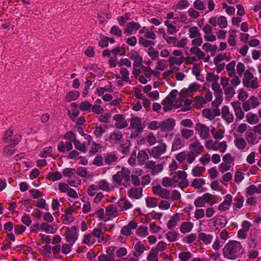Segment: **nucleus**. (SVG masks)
<instances>
[{
  "instance_id": "nucleus-48",
  "label": "nucleus",
  "mask_w": 261,
  "mask_h": 261,
  "mask_svg": "<svg viewBox=\"0 0 261 261\" xmlns=\"http://www.w3.org/2000/svg\"><path fill=\"white\" fill-rule=\"evenodd\" d=\"M246 118L247 122L251 124H256L259 121L257 116L252 113L247 114L246 115Z\"/></svg>"
},
{
  "instance_id": "nucleus-37",
  "label": "nucleus",
  "mask_w": 261,
  "mask_h": 261,
  "mask_svg": "<svg viewBox=\"0 0 261 261\" xmlns=\"http://www.w3.org/2000/svg\"><path fill=\"white\" fill-rule=\"evenodd\" d=\"M73 143L75 149L83 153L87 152V148L85 145L84 144L81 143L79 140L74 139L73 140Z\"/></svg>"
},
{
  "instance_id": "nucleus-39",
  "label": "nucleus",
  "mask_w": 261,
  "mask_h": 261,
  "mask_svg": "<svg viewBox=\"0 0 261 261\" xmlns=\"http://www.w3.org/2000/svg\"><path fill=\"white\" fill-rule=\"evenodd\" d=\"M234 144L236 147L240 150L244 149L247 145L245 139L243 138H237L234 140Z\"/></svg>"
},
{
  "instance_id": "nucleus-38",
  "label": "nucleus",
  "mask_w": 261,
  "mask_h": 261,
  "mask_svg": "<svg viewBox=\"0 0 261 261\" xmlns=\"http://www.w3.org/2000/svg\"><path fill=\"white\" fill-rule=\"evenodd\" d=\"M229 38L228 39V42L231 46H235L236 45V39L237 37L236 32L235 30H230L229 31Z\"/></svg>"
},
{
  "instance_id": "nucleus-45",
  "label": "nucleus",
  "mask_w": 261,
  "mask_h": 261,
  "mask_svg": "<svg viewBox=\"0 0 261 261\" xmlns=\"http://www.w3.org/2000/svg\"><path fill=\"white\" fill-rule=\"evenodd\" d=\"M205 184V180L203 178H196L193 179L191 186L195 189H200Z\"/></svg>"
},
{
  "instance_id": "nucleus-60",
  "label": "nucleus",
  "mask_w": 261,
  "mask_h": 261,
  "mask_svg": "<svg viewBox=\"0 0 261 261\" xmlns=\"http://www.w3.org/2000/svg\"><path fill=\"white\" fill-rule=\"evenodd\" d=\"M104 159L100 154H97L92 161V164L96 166L100 167L103 165Z\"/></svg>"
},
{
  "instance_id": "nucleus-23",
  "label": "nucleus",
  "mask_w": 261,
  "mask_h": 261,
  "mask_svg": "<svg viewBox=\"0 0 261 261\" xmlns=\"http://www.w3.org/2000/svg\"><path fill=\"white\" fill-rule=\"evenodd\" d=\"M106 215L109 219L115 218L119 215L117 207L114 204H110L106 208Z\"/></svg>"
},
{
  "instance_id": "nucleus-15",
  "label": "nucleus",
  "mask_w": 261,
  "mask_h": 261,
  "mask_svg": "<svg viewBox=\"0 0 261 261\" xmlns=\"http://www.w3.org/2000/svg\"><path fill=\"white\" fill-rule=\"evenodd\" d=\"M222 118L228 123L232 122L234 120V116L231 112L230 111L228 106H224L221 110Z\"/></svg>"
},
{
  "instance_id": "nucleus-29",
  "label": "nucleus",
  "mask_w": 261,
  "mask_h": 261,
  "mask_svg": "<svg viewBox=\"0 0 261 261\" xmlns=\"http://www.w3.org/2000/svg\"><path fill=\"white\" fill-rule=\"evenodd\" d=\"M80 96V92L78 91L72 90L68 93L65 96V100L66 102H70L77 99Z\"/></svg>"
},
{
  "instance_id": "nucleus-24",
  "label": "nucleus",
  "mask_w": 261,
  "mask_h": 261,
  "mask_svg": "<svg viewBox=\"0 0 261 261\" xmlns=\"http://www.w3.org/2000/svg\"><path fill=\"white\" fill-rule=\"evenodd\" d=\"M118 158L114 152L107 153L104 157V163L106 165L115 164L118 162Z\"/></svg>"
},
{
  "instance_id": "nucleus-14",
  "label": "nucleus",
  "mask_w": 261,
  "mask_h": 261,
  "mask_svg": "<svg viewBox=\"0 0 261 261\" xmlns=\"http://www.w3.org/2000/svg\"><path fill=\"white\" fill-rule=\"evenodd\" d=\"M113 120L115 121V127L118 129H123L126 127L128 123L122 114H116L113 117Z\"/></svg>"
},
{
  "instance_id": "nucleus-43",
  "label": "nucleus",
  "mask_w": 261,
  "mask_h": 261,
  "mask_svg": "<svg viewBox=\"0 0 261 261\" xmlns=\"http://www.w3.org/2000/svg\"><path fill=\"white\" fill-rule=\"evenodd\" d=\"M120 73L121 75L122 80L127 83L130 82L129 77V71L125 67H122L120 69Z\"/></svg>"
},
{
  "instance_id": "nucleus-9",
  "label": "nucleus",
  "mask_w": 261,
  "mask_h": 261,
  "mask_svg": "<svg viewBox=\"0 0 261 261\" xmlns=\"http://www.w3.org/2000/svg\"><path fill=\"white\" fill-rule=\"evenodd\" d=\"M195 130L198 132L200 138L206 140L210 137V128L208 126L201 123H198L195 125Z\"/></svg>"
},
{
  "instance_id": "nucleus-41",
  "label": "nucleus",
  "mask_w": 261,
  "mask_h": 261,
  "mask_svg": "<svg viewBox=\"0 0 261 261\" xmlns=\"http://www.w3.org/2000/svg\"><path fill=\"white\" fill-rule=\"evenodd\" d=\"M189 37L191 39L196 38L201 36L198 28L197 27H191L189 29Z\"/></svg>"
},
{
  "instance_id": "nucleus-55",
  "label": "nucleus",
  "mask_w": 261,
  "mask_h": 261,
  "mask_svg": "<svg viewBox=\"0 0 261 261\" xmlns=\"http://www.w3.org/2000/svg\"><path fill=\"white\" fill-rule=\"evenodd\" d=\"M100 147L101 146L99 144L93 142L92 143V147L89 151L90 156H93L97 153Z\"/></svg>"
},
{
  "instance_id": "nucleus-32",
  "label": "nucleus",
  "mask_w": 261,
  "mask_h": 261,
  "mask_svg": "<svg viewBox=\"0 0 261 261\" xmlns=\"http://www.w3.org/2000/svg\"><path fill=\"white\" fill-rule=\"evenodd\" d=\"M62 178V175L59 171L50 172L47 175V178L51 181L60 180Z\"/></svg>"
},
{
  "instance_id": "nucleus-7",
  "label": "nucleus",
  "mask_w": 261,
  "mask_h": 261,
  "mask_svg": "<svg viewBox=\"0 0 261 261\" xmlns=\"http://www.w3.org/2000/svg\"><path fill=\"white\" fill-rule=\"evenodd\" d=\"M178 94L176 90H173L170 94L162 101V104L163 105V110L165 112L169 111L174 107L173 105V101Z\"/></svg>"
},
{
  "instance_id": "nucleus-17",
  "label": "nucleus",
  "mask_w": 261,
  "mask_h": 261,
  "mask_svg": "<svg viewBox=\"0 0 261 261\" xmlns=\"http://www.w3.org/2000/svg\"><path fill=\"white\" fill-rule=\"evenodd\" d=\"M175 125V121L171 118H168L161 122V130L163 132L171 131L174 128Z\"/></svg>"
},
{
  "instance_id": "nucleus-5",
  "label": "nucleus",
  "mask_w": 261,
  "mask_h": 261,
  "mask_svg": "<svg viewBox=\"0 0 261 261\" xmlns=\"http://www.w3.org/2000/svg\"><path fill=\"white\" fill-rule=\"evenodd\" d=\"M243 84L244 87L255 89L258 87L257 77H254L253 74L248 70L245 72L244 77L243 79Z\"/></svg>"
},
{
  "instance_id": "nucleus-42",
  "label": "nucleus",
  "mask_w": 261,
  "mask_h": 261,
  "mask_svg": "<svg viewBox=\"0 0 261 261\" xmlns=\"http://www.w3.org/2000/svg\"><path fill=\"white\" fill-rule=\"evenodd\" d=\"M182 146L183 144L181 139L178 137L175 138L172 145V150H177L180 149Z\"/></svg>"
},
{
  "instance_id": "nucleus-54",
  "label": "nucleus",
  "mask_w": 261,
  "mask_h": 261,
  "mask_svg": "<svg viewBox=\"0 0 261 261\" xmlns=\"http://www.w3.org/2000/svg\"><path fill=\"white\" fill-rule=\"evenodd\" d=\"M204 171V167L196 166L193 168L192 173L194 176H200L202 175Z\"/></svg>"
},
{
  "instance_id": "nucleus-12",
  "label": "nucleus",
  "mask_w": 261,
  "mask_h": 261,
  "mask_svg": "<svg viewBox=\"0 0 261 261\" xmlns=\"http://www.w3.org/2000/svg\"><path fill=\"white\" fill-rule=\"evenodd\" d=\"M153 193L157 195L162 198L168 199L170 198V190L163 188L160 185L152 188Z\"/></svg>"
},
{
  "instance_id": "nucleus-59",
  "label": "nucleus",
  "mask_w": 261,
  "mask_h": 261,
  "mask_svg": "<svg viewBox=\"0 0 261 261\" xmlns=\"http://www.w3.org/2000/svg\"><path fill=\"white\" fill-rule=\"evenodd\" d=\"M158 251L156 249H151L149 254L147 256L148 261H159L158 258Z\"/></svg>"
},
{
  "instance_id": "nucleus-52",
  "label": "nucleus",
  "mask_w": 261,
  "mask_h": 261,
  "mask_svg": "<svg viewBox=\"0 0 261 261\" xmlns=\"http://www.w3.org/2000/svg\"><path fill=\"white\" fill-rule=\"evenodd\" d=\"M137 158L140 163H143L148 160L149 156L145 150H141L138 153Z\"/></svg>"
},
{
  "instance_id": "nucleus-34",
  "label": "nucleus",
  "mask_w": 261,
  "mask_h": 261,
  "mask_svg": "<svg viewBox=\"0 0 261 261\" xmlns=\"http://www.w3.org/2000/svg\"><path fill=\"white\" fill-rule=\"evenodd\" d=\"M236 61H232L229 63L226 67V69L228 72V75L230 77H232L236 74L235 71Z\"/></svg>"
},
{
  "instance_id": "nucleus-57",
  "label": "nucleus",
  "mask_w": 261,
  "mask_h": 261,
  "mask_svg": "<svg viewBox=\"0 0 261 261\" xmlns=\"http://www.w3.org/2000/svg\"><path fill=\"white\" fill-rule=\"evenodd\" d=\"M182 62L181 58H177L175 57L170 56L169 59V63L170 67H172L174 65H180Z\"/></svg>"
},
{
  "instance_id": "nucleus-20",
  "label": "nucleus",
  "mask_w": 261,
  "mask_h": 261,
  "mask_svg": "<svg viewBox=\"0 0 261 261\" xmlns=\"http://www.w3.org/2000/svg\"><path fill=\"white\" fill-rule=\"evenodd\" d=\"M232 196L230 194H227L225 197V199L218 206V209L222 212L228 210L232 202Z\"/></svg>"
},
{
  "instance_id": "nucleus-30",
  "label": "nucleus",
  "mask_w": 261,
  "mask_h": 261,
  "mask_svg": "<svg viewBox=\"0 0 261 261\" xmlns=\"http://www.w3.org/2000/svg\"><path fill=\"white\" fill-rule=\"evenodd\" d=\"M193 223L190 222H184L180 225V231L182 233L189 232L193 227Z\"/></svg>"
},
{
  "instance_id": "nucleus-19",
  "label": "nucleus",
  "mask_w": 261,
  "mask_h": 261,
  "mask_svg": "<svg viewBox=\"0 0 261 261\" xmlns=\"http://www.w3.org/2000/svg\"><path fill=\"white\" fill-rule=\"evenodd\" d=\"M97 189L101 190L103 191L110 192L113 190L115 187L109 183L106 179H102L97 183Z\"/></svg>"
},
{
  "instance_id": "nucleus-31",
  "label": "nucleus",
  "mask_w": 261,
  "mask_h": 261,
  "mask_svg": "<svg viewBox=\"0 0 261 261\" xmlns=\"http://www.w3.org/2000/svg\"><path fill=\"white\" fill-rule=\"evenodd\" d=\"M202 196L205 203H207L212 206L216 203V196L215 195H213L209 193H206L204 194Z\"/></svg>"
},
{
  "instance_id": "nucleus-1",
  "label": "nucleus",
  "mask_w": 261,
  "mask_h": 261,
  "mask_svg": "<svg viewBox=\"0 0 261 261\" xmlns=\"http://www.w3.org/2000/svg\"><path fill=\"white\" fill-rule=\"evenodd\" d=\"M244 253V249L241 242L236 240H230L222 249V254L224 258L228 260H236L240 258Z\"/></svg>"
},
{
  "instance_id": "nucleus-25",
  "label": "nucleus",
  "mask_w": 261,
  "mask_h": 261,
  "mask_svg": "<svg viewBox=\"0 0 261 261\" xmlns=\"http://www.w3.org/2000/svg\"><path fill=\"white\" fill-rule=\"evenodd\" d=\"M142 189L133 187L128 191V196L133 199H138L142 196Z\"/></svg>"
},
{
  "instance_id": "nucleus-22",
  "label": "nucleus",
  "mask_w": 261,
  "mask_h": 261,
  "mask_svg": "<svg viewBox=\"0 0 261 261\" xmlns=\"http://www.w3.org/2000/svg\"><path fill=\"white\" fill-rule=\"evenodd\" d=\"M189 147L192 151V153L197 155L201 153L203 150V146L201 145L199 140L197 139H195V141L190 145Z\"/></svg>"
},
{
  "instance_id": "nucleus-11",
  "label": "nucleus",
  "mask_w": 261,
  "mask_h": 261,
  "mask_svg": "<svg viewBox=\"0 0 261 261\" xmlns=\"http://www.w3.org/2000/svg\"><path fill=\"white\" fill-rule=\"evenodd\" d=\"M145 168L151 170V175H155L161 172L163 169L162 164L156 165L153 161H149L145 163Z\"/></svg>"
},
{
  "instance_id": "nucleus-61",
  "label": "nucleus",
  "mask_w": 261,
  "mask_h": 261,
  "mask_svg": "<svg viewBox=\"0 0 261 261\" xmlns=\"http://www.w3.org/2000/svg\"><path fill=\"white\" fill-rule=\"evenodd\" d=\"M136 233L141 237H145L146 236L148 232V228L145 226H140L139 228L137 229Z\"/></svg>"
},
{
  "instance_id": "nucleus-33",
  "label": "nucleus",
  "mask_w": 261,
  "mask_h": 261,
  "mask_svg": "<svg viewBox=\"0 0 261 261\" xmlns=\"http://www.w3.org/2000/svg\"><path fill=\"white\" fill-rule=\"evenodd\" d=\"M41 230L48 233H54L53 226L47 223L43 222L40 225Z\"/></svg>"
},
{
  "instance_id": "nucleus-8",
  "label": "nucleus",
  "mask_w": 261,
  "mask_h": 261,
  "mask_svg": "<svg viewBox=\"0 0 261 261\" xmlns=\"http://www.w3.org/2000/svg\"><path fill=\"white\" fill-rule=\"evenodd\" d=\"M167 145L165 143H162L158 146L153 147L148 150L149 154L153 158L158 159L166 151Z\"/></svg>"
},
{
  "instance_id": "nucleus-40",
  "label": "nucleus",
  "mask_w": 261,
  "mask_h": 261,
  "mask_svg": "<svg viewBox=\"0 0 261 261\" xmlns=\"http://www.w3.org/2000/svg\"><path fill=\"white\" fill-rule=\"evenodd\" d=\"M14 130V127L11 126L5 132L2 138L3 141L4 142H7L8 141L11 140V137L13 134Z\"/></svg>"
},
{
  "instance_id": "nucleus-3",
  "label": "nucleus",
  "mask_w": 261,
  "mask_h": 261,
  "mask_svg": "<svg viewBox=\"0 0 261 261\" xmlns=\"http://www.w3.org/2000/svg\"><path fill=\"white\" fill-rule=\"evenodd\" d=\"M172 175V180H173V184H178L179 187L183 189L189 185V181L187 179V173L182 170H179L176 172L171 173Z\"/></svg>"
},
{
  "instance_id": "nucleus-35",
  "label": "nucleus",
  "mask_w": 261,
  "mask_h": 261,
  "mask_svg": "<svg viewBox=\"0 0 261 261\" xmlns=\"http://www.w3.org/2000/svg\"><path fill=\"white\" fill-rule=\"evenodd\" d=\"M135 248L136 251L134 252L133 255L135 257H139L145 250V247L140 242H138L136 244Z\"/></svg>"
},
{
  "instance_id": "nucleus-58",
  "label": "nucleus",
  "mask_w": 261,
  "mask_h": 261,
  "mask_svg": "<svg viewBox=\"0 0 261 261\" xmlns=\"http://www.w3.org/2000/svg\"><path fill=\"white\" fill-rule=\"evenodd\" d=\"M130 14L129 13H126L124 16H118L117 20L121 26H124L126 22L125 21L128 20L130 19Z\"/></svg>"
},
{
  "instance_id": "nucleus-50",
  "label": "nucleus",
  "mask_w": 261,
  "mask_h": 261,
  "mask_svg": "<svg viewBox=\"0 0 261 261\" xmlns=\"http://www.w3.org/2000/svg\"><path fill=\"white\" fill-rule=\"evenodd\" d=\"M179 236V233L175 232V231H169L166 234V238L169 241V242H174L177 240L178 237Z\"/></svg>"
},
{
  "instance_id": "nucleus-46",
  "label": "nucleus",
  "mask_w": 261,
  "mask_h": 261,
  "mask_svg": "<svg viewBox=\"0 0 261 261\" xmlns=\"http://www.w3.org/2000/svg\"><path fill=\"white\" fill-rule=\"evenodd\" d=\"M146 203L147 207L153 208L157 206L158 201L155 197H149L146 198Z\"/></svg>"
},
{
  "instance_id": "nucleus-51",
  "label": "nucleus",
  "mask_w": 261,
  "mask_h": 261,
  "mask_svg": "<svg viewBox=\"0 0 261 261\" xmlns=\"http://www.w3.org/2000/svg\"><path fill=\"white\" fill-rule=\"evenodd\" d=\"M67 182L69 185L73 187H77L81 184V179L77 176H74L73 178H70L67 180Z\"/></svg>"
},
{
  "instance_id": "nucleus-49",
  "label": "nucleus",
  "mask_w": 261,
  "mask_h": 261,
  "mask_svg": "<svg viewBox=\"0 0 261 261\" xmlns=\"http://www.w3.org/2000/svg\"><path fill=\"white\" fill-rule=\"evenodd\" d=\"M205 103H206V100H205L204 97L200 96H196L195 97L194 105L196 108H201Z\"/></svg>"
},
{
  "instance_id": "nucleus-53",
  "label": "nucleus",
  "mask_w": 261,
  "mask_h": 261,
  "mask_svg": "<svg viewBox=\"0 0 261 261\" xmlns=\"http://www.w3.org/2000/svg\"><path fill=\"white\" fill-rule=\"evenodd\" d=\"M246 139L249 144L254 145L256 143V136L252 132H247L245 134Z\"/></svg>"
},
{
  "instance_id": "nucleus-28",
  "label": "nucleus",
  "mask_w": 261,
  "mask_h": 261,
  "mask_svg": "<svg viewBox=\"0 0 261 261\" xmlns=\"http://www.w3.org/2000/svg\"><path fill=\"white\" fill-rule=\"evenodd\" d=\"M180 220L179 215L178 213H176L174 214L173 216L171 217L170 220L168 222L167 224V227L171 229L175 227L177 224L178 222Z\"/></svg>"
},
{
  "instance_id": "nucleus-27",
  "label": "nucleus",
  "mask_w": 261,
  "mask_h": 261,
  "mask_svg": "<svg viewBox=\"0 0 261 261\" xmlns=\"http://www.w3.org/2000/svg\"><path fill=\"white\" fill-rule=\"evenodd\" d=\"M109 139L111 142L118 143L122 140L123 135L120 131L115 130L110 134Z\"/></svg>"
},
{
  "instance_id": "nucleus-63",
  "label": "nucleus",
  "mask_w": 261,
  "mask_h": 261,
  "mask_svg": "<svg viewBox=\"0 0 261 261\" xmlns=\"http://www.w3.org/2000/svg\"><path fill=\"white\" fill-rule=\"evenodd\" d=\"M248 245L250 247L255 248L257 245V238L255 235H252L250 233L248 238Z\"/></svg>"
},
{
  "instance_id": "nucleus-10",
  "label": "nucleus",
  "mask_w": 261,
  "mask_h": 261,
  "mask_svg": "<svg viewBox=\"0 0 261 261\" xmlns=\"http://www.w3.org/2000/svg\"><path fill=\"white\" fill-rule=\"evenodd\" d=\"M190 51L192 54L195 55L196 57L190 58L187 61V63L188 64H192L193 61H196L198 60H200L203 59L205 56V54L201 51L199 48L194 46L190 48Z\"/></svg>"
},
{
  "instance_id": "nucleus-26",
  "label": "nucleus",
  "mask_w": 261,
  "mask_h": 261,
  "mask_svg": "<svg viewBox=\"0 0 261 261\" xmlns=\"http://www.w3.org/2000/svg\"><path fill=\"white\" fill-rule=\"evenodd\" d=\"M117 204L122 211H126L133 207L131 202L124 197L121 198L117 202Z\"/></svg>"
},
{
  "instance_id": "nucleus-21",
  "label": "nucleus",
  "mask_w": 261,
  "mask_h": 261,
  "mask_svg": "<svg viewBox=\"0 0 261 261\" xmlns=\"http://www.w3.org/2000/svg\"><path fill=\"white\" fill-rule=\"evenodd\" d=\"M141 28V25L138 22L132 21L126 24V28L124 30V33L127 35H130L133 31H137Z\"/></svg>"
},
{
  "instance_id": "nucleus-4",
  "label": "nucleus",
  "mask_w": 261,
  "mask_h": 261,
  "mask_svg": "<svg viewBox=\"0 0 261 261\" xmlns=\"http://www.w3.org/2000/svg\"><path fill=\"white\" fill-rule=\"evenodd\" d=\"M144 128L141 118L137 116L130 118L129 129L134 130L131 136L137 137L143 131Z\"/></svg>"
},
{
  "instance_id": "nucleus-56",
  "label": "nucleus",
  "mask_w": 261,
  "mask_h": 261,
  "mask_svg": "<svg viewBox=\"0 0 261 261\" xmlns=\"http://www.w3.org/2000/svg\"><path fill=\"white\" fill-rule=\"evenodd\" d=\"M181 135L185 139H188L194 135V131L191 129L184 128L181 130Z\"/></svg>"
},
{
  "instance_id": "nucleus-18",
  "label": "nucleus",
  "mask_w": 261,
  "mask_h": 261,
  "mask_svg": "<svg viewBox=\"0 0 261 261\" xmlns=\"http://www.w3.org/2000/svg\"><path fill=\"white\" fill-rule=\"evenodd\" d=\"M198 238L199 241H201L202 243L207 246L212 243L213 240V236L211 233L200 232L198 233Z\"/></svg>"
},
{
  "instance_id": "nucleus-13",
  "label": "nucleus",
  "mask_w": 261,
  "mask_h": 261,
  "mask_svg": "<svg viewBox=\"0 0 261 261\" xmlns=\"http://www.w3.org/2000/svg\"><path fill=\"white\" fill-rule=\"evenodd\" d=\"M75 212V210L72 207L70 206L65 210V214L61 217L62 222L64 224L71 223L74 220V218L72 216L73 212Z\"/></svg>"
},
{
  "instance_id": "nucleus-16",
  "label": "nucleus",
  "mask_w": 261,
  "mask_h": 261,
  "mask_svg": "<svg viewBox=\"0 0 261 261\" xmlns=\"http://www.w3.org/2000/svg\"><path fill=\"white\" fill-rule=\"evenodd\" d=\"M231 104L237 119H243L244 117L245 113L242 109L241 102L239 101H237L231 102Z\"/></svg>"
},
{
  "instance_id": "nucleus-64",
  "label": "nucleus",
  "mask_w": 261,
  "mask_h": 261,
  "mask_svg": "<svg viewBox=\"0 0 261 261\" xmlns=\"http://www.w3.org/2000/svg\"><path fill=\"white\" fill-rule=\"evenodd\" d=\"M192 257V254L190 252H182L179 254L178 258L181 261H188Z\"/></svg>"
},
{
  "instance_id": "nucleus-2",
  "label": "nucleus",
  "mask_w": 261,
  "mask_h": 261,
  "mask_svg": "<svg viewBox=\"0 0 261 261\" xmlns=\"http://www.w3.org/2000/svg\"><path fill=\"white\" fill-rule=\"evenodd\" d=\"M130 171L125 168H122L112 176L113 181L118 185H123L127 187L130 184Z\"/></svg>"
},
{
  "instance_id": "nucleus-47",
  "label": "nucleus",
  "mask_w": 261,
  "mask_h": 261,
  "mask_svg": "<svg viewBox=\"0 0 261 261\" xmlns=\"http://www.w3.org/2000/svg\"><path fill=\"white\" fill-rule=\"evenodd\" d=\"M164 23L167 28V32L169 34L173 35L178 32V29L176 28V27L170 23L168 20L165 21Z\"/></svg>"
},
{
  "instance_id": "nucleus-62",
  "label": "nucleus",
  "mask_w": 261,
  "mask_h": 261,
  "mask_svg": "<svg viewBox=\"0 0 261 261\" xmlns=\"http://www.w3.org/2000/svg\"><path fill=\"white\" fill-rule=\"evenodd\" d=\"M76 170L74 168H66L63 171V174L65 177H68L71 178L74 176L76 173Z\"/></svg>"
},
{
  "instance_id": "nucleus-6",
  "label": "nucleus",
  "mask_w": 261,
  "mask_h": 261,
  "mask_svg": "<svg viewBox=\"0 0 261 261\" xmlns=\"http://www.w3.org/2000/svg\"><path fill=\"white\" fill-rule=\"evenodd\" d=\"M64 236L67 242L74 244L79 237L77 227L75 226L66 227Z\"/></svg>"
},
{
  "instance_id": "nucleus-36",
  "label": "nucleus",
  "mask_w": 261,
  "mask_h": 261,
  "mask_svg": "<svg viewBox=\"0 0 261 261\" xmlns=\"http://www.w3.org/2000/svg\"><path fill=\"white\" fill-rule=\"evenodd\" d=\"M145 140L150 146L154 145L157 142V139L152 132H150L146 135Z\"/></svg>"
},
{
  "instance_id": "nucleus-44",
  "label": "nucleus",
  "mask_w": 261,
  "mask_h": 261,
  "mask_svg": "<svg viewBox=\"0 0 261 261\" xmlns=\"http://www.w3.org/2000/svg\"><path fill=\"white\" fill-rule=\"evenodd\" d=\"M218 142H219L218 141L213 142V140H209L205 142V146L207 149H212L216 151L218 150L217 146L218 145Z\"/></svg>"
}]
</instances>
